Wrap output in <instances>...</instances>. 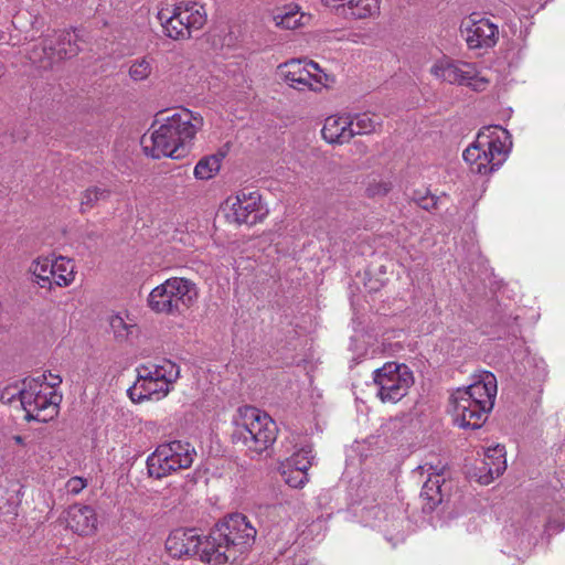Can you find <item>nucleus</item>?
<instances>
[{"instance_id":"obj_1","label":"nucleus","mask_w":565,"mask_h":565,"mask_svg":"<svg viewBox=\"0 0 565 565\" xmlns=\"http://www.w3.org/2000/svg\"><path fill=\"white\" fill-rule=\"evenodd\" d=\"M203 126V118L186 108L167 117L151 135L141 138L145 152L154 158L180 159L186 156L195 135Z\"/></svg>"},{"instance_id":"obj_2","label":"nucleus","mask_w":565,"mask_h":565,"mask_svg":"<svg viewBox=\"0 0 565 565\" xmlns=\"http://www.w3.org/2000/svg\"><path fill=\"white\" fill-rule=\"evenodd\" d=\"M256 529L241 513L231 514L205 536L203 557L210 565L233 563L255 541Z\"/></svg>"},{"instance_id":"obj_3","label":"nucleus","mask_w":565,"mask_h":565,"mask_svg":"<svg viewBox=\"0 0 565 565\" xmlns=\"http://www.w3.org/2000/svg\"><path fill=\"white\" fill-rule=\"evenodd\" d=\"M497 390V379L488 371L469 386L456 390L451 394L454 423L465 429L480 428L494 406Z\"/></svg>"},{"instance_id":"obj_4","label":"nucleus","mask_w":565,"mask_h":565,"mask_svg":"<svg viewBox=\"0 0 565 565\" xmlns=\"http://www.w3.org/2000/svg\"><path fill=\"white\" fill-rule=\"evenodd\" d=\"M277 433L278 427L268 414L253 406H243L234 419L232 440L254 458L274 445Z\"/></svg>"},{"instance_id":"obj_5","label":"nucleus","mask_w":565,"mask_h":565,"mask_svg":"<svg viewBox=\"0 0 565 565\" xmlns=\"http://www.w3.org/2000/svg\"><path fill=\"white\" fill-rule=\"evenodd\" d=\"M501 135L509 138L508 130L501 126L484 127L477 135L476 140L463 151L462 157L470 166L471 171L487 175L498 170L507 159L505 142Z\"/></svg>"},{"instance_id":"obj_6","label":"nucleus","mask_w":565,"mask_h":565,"mask_svg":"<svg viewBox=\"0 0 565 565\" xmlns=\"http://www.w3.org/2000/svg\"><path fill=\"white\" fill-rule=\"evenodd\" d=\"M199 297L196 285L182 277H171L154 287L147 299L156 313L175 316L192 307Z\"/></svg>"},{"instance_id":"obj_7","label":"nucleus","mask_w":565,"mask_h":565,"mask_svg":"<svg viewBox=\"0 0 565 565\" xmlns=\"http://www.w3.org/2000/svg\"><path fill=\"white\" fill-rule=\"evenodd\" d=\"M46 380V375L42 374L23 381V387L19 391V399L28 422L47 423L58 413L62 396L50 386L44 385Z\"/></svg>"},{"instance_id":"obj_8","label":"nucleus","mask_w":565,"mask_h":565,"mask_svg":"<svg viewBox=\"0 0 565 565\" xmlns=\"http://www.w3.org/2000/svg\"><path fill=\"white\" fill-rule=\"evenodd\" d=\"M206 17L204 7L195 1H181L171 12L158 13L164 34L174 41L191 39L193 32L204 26Z\"/></svg>"},{"instance_id":"obj_9","label":"nucleus","mask_w":565,"mask_h":565,"mask_svg":"<svg viewBox=\"0 0 565 565\" xmlns=\"http://www.w3.org/2000/svg\"><path fill=\"white\" fill-rule=\"evenodd\" d=\"M195 456V448L188 441L161 444L147 458L148 473L152 478L162 479L180 469L190 468Z\"/></svg>"},{"instance_id":"obj_10","label":"nucleus","mask_w":565,"mask_h":565,"mask_svg":"<svg viewBox=\"0 0 565 565\" xmlns=\"http://www.w3.org/2000/svg\"><path fill=\"white\" fill-rule=\"evenodd\" d=\"M376 396L383 403H397L413 386V371L404 363L386 362L373 372Z\"/></svg>"},{"instance_id":"obj_11","label":"nucleus","mask_w":565,"mask_h":565,"mask_svg":"<svg viewBox=\"0 0 565 565\" xmlns=\"http://www.w3.org/2000/svg\"><path fill=\"white\" fill-rule=\"evenodd\" d=\"M224 212L230 222L246 225H255L266 215L260 194L257 191L246 190L228 196L224 202Z\"/></svg>"},{"instance_id":"obj_12","label":"nucleus","mask_w":565,"mask_h":565,"mask_svg":"<svg viewBox=\"0 0 565 565\" xmlns=\"http://www.w3.org/2000/svg\"><path fill=\"white\" fill-rule=\"evenodd\" d=\"M279 70L284 81L298 90H318L329 82V75L312 61L303 65L299 60H291L279 65Z\"/></svg>"},{"instance_id":"obj_13","label":"nucleus","mask_w":565,"mask_h":565,"mask_svg":"<svg viewBox=\"0 0 565 565\" xmlns=\"http://www.w3.org/2000/svg\"><path fill=\"white\" fill-rule=\"evenodd\" d=\"M431 73L444 82L466 85L473 90H483L488 85V79L479 75L473 64L461 61L440 60L433 65Z\"/></svg>"},{"instance_id":"obj_14","label":"nucleus","mask_w":565,"mask_h":565,"mask_svg":"<svg viewBox=\"0 0 565 565\" xmlns=\"http://www.w3.org/2000/svg\"><path fill=\"white\" fill-rule=\"evenodd\" d=\"M79 34L76 30H64L47 35L42 40V53L39 60H47L55 63L76 56L79 51Z\"/></svg>"},{"instance_id":"obj_15","label":"nucleus","mask_w":565,"mask_h":565,"mask_svg":"<svg viewBox=\"0 0 565 565\" xmlns=\"http://www.w3.org/2000/svg\"><path fill=\"white\" fill-rule=\"evenodd\" d=\"M461 34L470 50L491 49L497 44L499 29L489 19L472 14L462 22Z\"/></svg>"},{"instance_id":"obj_16","label":"nucleus","mask_w":565,"mask_h":565,"mask_svg":"<svg viewBox=\"0 0 565 565\" xmlns=\"http://www.w3.org/2000/svg\"><path fill=\"white\" fill-rule=\"evenodd\" d=\"M166 547L172 557H182L184 555H198L202 562L205 539L202 540L195 529H177L170 533L166 541Z\"/></svg>"},{"instance_id":"obj_17","label":"nucleus","mask_w":565,"mask_h":565,"mask_svg":"<svg viewBox=\"0 0 565 565\" xmlns=\"http://www.w3.org/2000/svg\"><path fill=\"white\" fill-rule=\"evenodd\" d=\"M340 15L351 20H365L380 15L381 0H321Z\"/></svg>"},{"instance_id":"obj_18","label":"nucleus","mask_w":565,"mask_h":565,"mask_svg":"<svg viewBox=\"0 0 565 565\" xmlns=\"http://www.w3.org/2000/svg\"><path fill=\"white\" fill-rule=\"evenodd\" d=\"M445 466H433V465H424L419 466L415 472L427 475V479L423 484L420 491V498L426 501L425 509L434 510L438 504H440L444 500L443 493V484L445 482V478L443 477Z\"/></svg>"},{"instance_id":"obj_19","label":"nucleus","mask_w":565,"mask_h":565,"mask_svg":"<svg viewBox=\"0 0 565 565\" xmlns=\"http://www.w3.org/2000/svg\"><path fill=\"white\" fill-rule=\"evenodd\" d=\"M67 526L79 535H92L98 526V518L89 505L73 504L66 512Z\"/></svg>"},{"instance_id":"obj_20","label":"nucleus","mask_w":565,"mask_h":565,"mask_svg":"<svg viewBox=\"0 0 565 565\" xmlns=\"http://www.w3.org/2000/svg\"><path fill=\"white\" fill-rule=\"evenodd\" d=\"M507 469L505 450L501 445L490 447L484 452L481 467L478 468V480L482 484H489L500 477Z\"/></svg>"},{"instance_id":"obj_21","label":"nucleus","mask_w":565,"mask_h":565,"mask_svg":"<svg viewBox=\"0 0 565 565\" xmlns=\"http://www.w3.org/2000/svg\"><path fill=\"white\" fill-rule=\"evenodd\" d=\"M322 138L330 145H343L353 137V120L348 116H329L321 129Z\"/></svg>"},{"instance_id":"obj_22","label":"nucleus","mask_w":565,"mask_h":565,"mask_svg":"<svg viewBox=\"0 0 565 565\" xmlns=\"http://www.w3.org/2000/svg\"><path fill=\"white\" fill-rule=\"evenodd\" d=\"M170 387L164 381L152 382H135L132 386L127 390L129 398L134 403H142L148 399H161L170 392Z\"/></svg>"},{"instance_id":"obj_23","label":"nucleus","mask_w":565,"mask_h":565,"mask_svg":"<svg viewBox=\"0 0 565 565\" xmlns=\"http://www.w3.org/2000/svg\"><path fill=\"white\" fill-rule=\"evenodd\" d=\"M309 19L310 17L300 12V7L294 3L284 7L273 15L275 25L286 30L298 29Z\"/></svg>"},{"instance_id":"obj_24","label":"nucleus","mask_w":565,"mask_h":565,"mask_svg":"<svg viewBox=\"0 0 565 565\" xmlns=\"http://www.w3.org/2000/svg\"><path fill=\"white\" fill-rule=\"evenodd\" d=\"M53 285L67 287L75 279V265L72 259L58 256L52 260Z\"/></svg>"},{"instance_id":"obj_25","label":"nucleus","mask_w":565,"mask_h":565,"mask_svg":"<svg viewBox=\"0 0 565 565\" xmlns=\"http://www.w3.org/2000/svg\"><path fill=\"white\" fill-rule=\"evenodd\" d=\"M34 281L40 288L51 289L53 286L52 259L39 257L32 262L30 267Z\"/></svg>"},{"instance_id":"obj_26","label":"nucleus","mask_w":565,"mask_h":565,"mask_svg":"<svg viewBox=\"0 0 565 565\" xmlns=\"http://www.w3.org/2000/svg\"><path fill=\"white\" fill-rule=\"evenodd\" d=\"M223 156L212 154L199 160L194 167V177L199 180L212 179L221 169Z\"/></svg>"},{"instance_id":"obj_27","label":"nucleus","mask_w":565,"mask_h":565,"mask_svg":"<svg viewBox=\"0 0 565 565\" xmlns=\"http://www.w3.org/2000/svg\"><path fill=\"white\" fill-rule=\"evenodd\" d=\"M110 329L118 341L128 340L137 329L136 322L128 316L114 315L109 319Z\"/></svg>"},{"instance_id":"obj_28","label":"nucleus","mask_w":565,"mask_h":565,"mask_svg":"<svg viewBox=\"0 0 565 565\" xmlns=\"http://www.w3.org/2000/svg\"><path fill=\"white\" fill-rule=\"evenodd\" d=\"M351 120H353L354 136L375 132L377 127L381 126L380 118L370 113L359 114L354 118H351Z\"/></svg>"},{"instance_id":"obj_29","label":"nucleus","mask_w":565,"mask_h":565,"mask_svg":"<svg viewBox=\"0 0 565 565\" xmlns=\"http://www.w3.org/2000/svg\"><path fill=\"white\" fill-rule=\"evenodd\" d=\"M313 459H315V456L312 455V449H311V447L307 446V447H303V448L295 451L282 463L286 465V467H291L296 470H298V468H301V470L303 472H307L308 469L312 466Z\"/></svg>"},{"instance_id":"obj_30","label":"nucleus","mask_w":565,"mask_h":565,"mask_svg":"<svg viewBox=\"0 0 565 565\" xmlns=\"http://www.w3.org/2000/svg\"><path fill=\"white\" fill-rule=\"evenodd\" d=\"M565 527V503L553 507L545 523V532L554 535L562 532Z\"/></svg>"},{"instance_id":"obj_31","label":"nucleus","mask_w":565,"mask_h":565,"mask_svg":"<svg viewBox=\"0 0 565 565\" xmlns=\"http://www.w3.org/2000/svg\"><path fill=\"white\" fill-rule=\"evenodd\" d=\"M110 194V191L103 186H92L86 189L81 199V210L86 212L93 209L97 202L106 200Z\"/></svg>"},{"instance_id":"obj_32","label":"nucleus","mask_w":565,"mask_h":565,"mask_svg":"<svg viewBox=\"0 0 565 565\" xmlns=\"http://www.w3.org/2000/svg\"><path fill=\"white\" fill-rule=\"evenodd\" d=\"M153 374L157 379H160V381H164L168 387L171 388V385L180 376V367L174 362L166 360L161 364L153 366Z\"/></svg>"},{"instance_id":"obj_33","label":"nucleus","mask_w":565,"mask_h":565,"mask_svg":"<svg viewBox=\"0 0 565 565\" xmlns=\"http://www.w3.org/2000/svg\"><path fill=\"white\" fill-rule=\"evenodd\" d=\"M280 472L284 481L291 488H302L308 482V473L303 472L301 468L296 470L281 463Z\"/></svg>"},{"instance_id":"obj_34","label":"nucleus","mask_w":565,"mask_h":565,"mask_svg":"<svg viewBox=\"0 0 565 565\" xmlns=\"http://www.w3.org/2000/svg\"><path fill=\"white\" fill-rule=\"evenodd\" d=\"M411 199L425 211L430 212L437 209L438 198L433 195L428 189L414 190Z\"/></svg>"},{"instance_id":"obj_35","label":"nucleus","mask_w":565,"mask_h":565,"mask_svg":"<svg viewBox=\"0 0 565 565\" xmlns=\"http://www.w3.org/2000/svg\"><path fill=\"white\" fill-rule=\"evenodd\" d=\"M152 72V66L146 57L136 60L129 67V76L135 82L147 79Z\"/></svg>"},{"instance_id":"obj_36","label":"nucleus","mask_w":565,"mask_h":565,"mask_svg":"<svg viewBox=\"0 0 565 565\" xmlns=\"http://www.w3.org/2000/svg\"><path fill=\"white\" fill-rule=\"evenodd\" d=\"M392 190V182L386 180H373L369 183L366 192L369 196L385 195Z\"/></svg>"},{"instance_id":"obj_37","label":"nucleus","mask_w":565,"mask_h":565,"mask_svg":"<svg viewBox=\"0 0 565 565\" xmlns=\"http://www.w3.org/2000/svg\"><path fill=\"white\" fill-rule=\"evenodd\" d=\"M87 481L81 477H72L67 480L65 484V489L67 493L76 495L78 494L84 488H86Z\"/></svg>"},{"instance_id":"obj_38","label":"nucleus","mask_w":565,"mask_h":565,"mask_svg":"<svg viewBox=\"0 0 565 565\" xmlns=\"http://www.w3.org/2000/svg\"><path fill=\"white\" fill-rule=\"evenodd\" d=\"M152 382V381H160V379H157V376L153 374V367L150 369L148 366H140L138 369V377L136 382Z\"/></svg>"},{"instance_id":"obj_39","label":"nucleus","mask_w":565,"mask_h":565,"mask_svg":"<svg viewBox=\"0 0 565 565\" xmlns=\"http://www.w3.org/2000/svg\"><path fill=\"white\" fill-rule=\"evenodd\" d=\"M50 377H51V380L49 382L44 381V385L50 386L51 390L54 391V388L62 383V379L60 375H53V374H50Z\"/></svg>"},{"instance_id":"obj_40","label":"nucleus","mask_w":565,"mask_h":565,"mask_svg":"<svg viewBox=\"0 0 565 565\" xmlns=\"http://www.w3.org/2000/svg\"><path fill=\"white\" fill-rule=\"evenodd\" d=\"M13 440L15 441V444L18 445H23V438L20 436V435H15L13 436Z\"/></svg>"}]
</instances>
